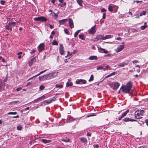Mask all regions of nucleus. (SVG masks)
<instances>
[{
  "mask_svg": "<svg viewBox=\"0 0 148 148\" xmlns=\"http://www.w3.org/2000/svg\"><path fill=\"white\" fill-rule=\"evenodd\" d=\"M114 8V7L112 6H109L108 8V10L109 11L115 13L117 11V9H116L115 10H114L113 9Z\"/></svg>",
  "mask_w": 148,
  "mask_h": 148,
  "instance_id": "13",
  "label": "nucleus"
},
{
  "mask_svg": "<svg viewBox=\"0 0 148 148\" xmlns=\"http://www.w3.org/2000/svg\"><path fill=\"white\" fill-rule=\"evenodd\" d=\"M17 114V113L16 112H8V114Z\"/></svg>",
  "mask_w": 148,
  "mask_h": 148,
  "instance_id": "39",
  "label": "nucleus"
},
{
  "mask_svg": "<svg viewBox=\"0 0 148 148\" xmlns=\"http://www.w3.org/2000/svg\"><path fill=\"white\" fill-rule=\"evenodd\" d=\"M44 45L43 43L40 44L38 47V50L39 52H41L44 50Z\"/></svg>",
  "mask_w": 148,
  "mask_h": 148,
  "instance_id": "7",
  "label": "nucleus"
},
{
  "mask_svg": "<svg viewBox=\"0 0 148 148\" xmlns=\"http://www.w3.org/2000/svg\"><path fill=\"white\" fill-rule=\"evenodd\" d=\"M125 86L131 90L132 87V83L131 81H129L127 83L126 85Z\"/></svg>",
  "mask_w": 148,
  "mask_h": 148,
  "instance_id": "18",
  "label": "nucleus"
},
{
  "mask_svg": "<svg viewBox=\"0 0 148 148\" xmlns=\"http://www.w3.org/2000/svg\"><path fill=\"white\" fill-rule=\"evenodd\" d=\"M79 37L80 39L82 40H84L85 39V35L84 34H79Z\"/></svg>",
  "mask_w": 148,
  "mask_h": 148,
  "instance_id": "28",
  "label": "nucleus"
},
{
  "mask_svg": "<svg viewBox=\"0 0 148 148\" xmlns=\"http://www.w3.org/2000/svg\"><path fill=\"white\" fill-rule=\"evenodd\" d=\"M68 55L67 56H71L72 54V53H70V52L69 51H68Z\"/></svg>",
  "mask_w": 148,
  "mask_h": 148,
  "instance_id": "60",
  "label": "nucleus"
},
{
  "mask_svg": "<svg viewBox=\"0 0 148 148\" xmlns=\"http://www.w3.org/2000/svg\"><path fill=\"white\" fill-rule=\"evenodd\" d=\"M138 148H148L146 146H141L139 147Z\"/></svg>",
  "mask_w": 148,
  "mask_h": 148,
  "instance_id": "50",
  "label": "nucleus"
},
{
  "mask_svg": "<svg viewBox=\"0 0 148 148\" xmlns=\"http://www.w3.org/2000/svg\"><path fill=\"white\" fill-rule=\"evenodd\" d=\"M11 25H9L8 24V25H7L6 26V28L8 30H10V31L12 30V27L11 26Z\"/></svg>",
  "mask_w": 148,
  "mask_h": 148,
  "instance_id": "32",
  "label": "nucleus"
},
{
  "mask_svg": "<svg viewBox=\"0 0 148 148\" xmlns=\"http://www.w3.org/2000/svg\"><path fill=\"white\" fill-rule=\"evenodd\" d=\"M22 89V88L21 87L18 88H16V90L17 91H19L21 90Z\"/></svg>",
  "mask_w": 148,
  "mask_h": 148,
  "instance_id": "52",
  "label": "nucleus"
},
{
  "mask_svg": "<svg viewBox=\"0 0 148 148\" xmlns=\"http://www.w3.org/2000/svg\"><path fill=\"white\" fill-rule=\"evenodd\" d=\"M59 52L61 55H62L64 54V47L63 45L62 44L60 45V48L59 49Z\"/></svg>",
  "mask_w": 148,
  "mask_h": 148,
  "instance_id": "8",
  "label": "nucleus"
},
{
  "mask_svg": "<svg viewBox=\"0 0 148 148\" xmlns=\"http://www.w3.org/2000/svg\"><path fill=\"white\" fill-rule=\"evenodd\" d=\"M128 64V62H123L119 63L117 65L119 67H124L125 65H127Z\"/></svg>",
  "mask_w": 148,
  "mask_h": 148,
  "instance_id": "12",
  "label": "nucleus"
},
{
  "mask_svg": "<svg viewBox=\"0 0 148 148\" xmlns=\"http://www.w3.org/2000/svg\"><path fill=\"white\" fill-rule=\"evenodd\" d=\"M145 123H146V125L148 124V120L147 119H146L145 120Z\"/></svg>",
  "mask_w": 148,
  "mask_h": 148,
  "instance_id": "63",
  "label": "nucleus"
},
{
  "mask_svg": "<svg viewBox=\"0 0 148 148\" xmlns=\"http://www.w3.org/2000/svg\"><path fill=\"white\" fill-rule=\"evenodd\" d=\"M56 72H53L47 74V79H50L55 77L57 75V73Z\"/></svg>",
  "mask_w": 148,
  "mask_h": 148,
  "instance_id": "1",
  "label": "nucleus"
},
{
  "mask_svg": "<svg viewBox=\"0 0 148 148\" xmlns=\"http://www.w3.org/2000/svg\"><path fill=\"white\" fill-rule=\"evenodd\" d=\"M102 69H103V67L99 66H97V69L98 70Z\"/></svg>",
  "mask_w": 148,
  "mask_h": 148,
  "instance_id": "46",
  "label": "nucleus"
},
{
  "mask_svg": "<svg viewBox=\"0 0 148 148\" xmlns=\"http://www.w3.org/2000/svg\"><path fill=\"white\" fill-rule=\"evenodd\" d=\"M102 18L103 19H105L106 18V13H105L103 14Z\"/></svg>",
  "mask_w": 148,
  "mask_h": 148,
  "instance_id": "54",
  "label": "nucleus"
},
{
  "mask_svg": "<svg viewBox=\"0 0 148 148\" xmlns=\"http://www.w3.org/2000/svg\"><path fill=\"white\" fill-rule=\"evenodd\" d=\"M67 19H63L62 20L59 21V23L60 25H63L67 21Z\"/></svg>",
  "mask_w": 148,
  "mask_h": 148,
  "instance_id": "22",
  "label": "nucleus"
},
{
  "mask_svg": "<svg viewBox=\"0 0 148 148\" xmlns=\"http://www.w3.org/2000/svg\"><path fill=\"white\" fill-rule=\"evenodd\" d=\"M64 32L67 34H69V32L68 31L67 29H65L64 30Z\"/></svg>",
  "mask_w": 148,
  "mask_h": 148,
  "instance_id": "43",
  "label": "nucleus"
},
{
  "mask_svg": "<svg viewBox=\"0 0 148 148\" xmlns=\"http://www.w3.org/2000/svg\"><path fill=\"white\" fill-rule=\"evenodd\" d=\"M35 52V50L34 49H32L31 50L30 53L31 54H32Z\"/></svg>",
  "mask_w": 148,
  "mask_h": 148,
  "instance_id": "58",
  "label": "nucleus"
},
{
  "mask_svg": "<svg viewBox=\"0 0 148 148\" xmlns=\"http://www.w3.org/2000/svg\"><path fill=\"white\" fill-rule=\"evenodd\" d=\"M106 10L104 8H103L101 9V12H106Z\"/></svg>",
  "mask_w": 148,
  "mask_h": 148,
  "instance_id": "55",
  "label": "nucleus"
},
{
  "mask_svg": "<svg viewBox=\"0 0 148 148\" xmlns=\"http://www.w3.org/2000/svg\"><path fill=\"white\" fill-rule=\"evenodd\" d=\"M93 146L94 148H98L99 147V145H94Z\"/></svg>",
  "mask_w": 148,
  "mask_h": 148,
  "instance_id": "56",
  "label": "nucleus"
},
{
  "mask_svg": "<svg viewBox=\"0 0 148 148\" xmlns=\"http://www.w3.org/2000/svg\"><path fill=\"white\" fill-rule=\"evenodd\" d=\"M45 88V87L43 85H41L39 87V89L40 90H42Z\"/></svg>",
  "mask_w": 148,
  "mask_h": 148,
  "instance_id": "37",
  "label": "nucleus"
},
{
  "mask_svg": "<svg viewBox=\"0 0 148 148\" xmlns=\"http://www.w3.org/2000/svg\"><path fill=\"white\" fill-rule=\"evenodd\" d=\"M73 85V84L69 79H68V81L66 83V86L67 87H69L70 86H71Z\"/></svg>",
  "mask_w": 148,
  "mask_h": 148,
  "instance_id": "27",
  "label": "nucleus"
},
{
  "mask_svg": "<svg viewBox=\"0 0 148 148\" xmlns=\"http://www.w3.org/2000/svg\"><path fill=\"white\" fill-rule=\"evenodd\" d=\"M133 64L136 63L138 62V61L137 60H134L132 61Z\"/></svg>",
  "mask_w": 148,
  "mask_h": 148,
  "instance_id": "59",
  "label": "nucleus"
},
{
  "mask_svg": "<svg viewBox=\"0 0 148 148\" xmlns=\"http://www.w3.org/2000/svg\"><path fill=\"white\" fill-rule=\"evenodd\" d=\"M115 74V72H113V73H111L109 75H107L106 78H107V77H110L112 75H114Z\"/></svg>",
  "mask_w": 148,
  "mask_h": 148,
  "instance_id": "44",
  "label": "nucleus"
},
{
  "mask_svg": "<svg viewBox=\"0 0 148 148\" xmlns=\"http://www.w3.org/2000/svg\"><path fill=\"white\" fill-rule=\"evenodd\" d=\"M135 118L137 119H140L142 118L141 114L139 110L135 111L134 113Z\"/></svg>",
  "mask_w": 148,
  "mask_h": 148,
  "instance_id": "3",
  "label": "nucleus"
},
{
  "mask_svg": "<svg viewBox=\"0 0 148 148\" xmlns=\"http://www.w3.org/2000/svg\"><path fill=\"white\" fill-rule=\"evenodd\" d=\"M139 111L140 112V114L142 115H143V114L144 113V111L143 110H139Z\"/></svg>",
  "mask_w": 148,
  "mask_h": 148,
  "instance_id": "47",
  "label": "nucleus"
},
{
  "mask_svg": "<svg viewBox=\"0 0 148 148\" xmlns=\"http://www.w3.org/2000/svg\"><path fill=\"white\" fill-rule=\"evenodd\" d=\"M124 48V46L123 45H122L119 46L116 48V51L117 52H119L121 51Z\"/></svg>",
  "mask_w": 148,
  "mask_h": 148,
  "instance_id": "9",
  "label": "nucleus"
},
{
  "mask_svg": "<svg viewBox=\"0 0 148 148\" xmlns=\"http://www.w3.org/2000/svg\"><path fill=\"white\" fill-rule=\"evenodd\" d=\"M123 121H125V122H128V121H137V120H135L134 119H132L126 117L125 118H124L123 120Z\"/></svg>",
  "mask_w": 148,
  "mask_h": 148,
  "instance_id": "14",
  "label": "nucleus"
},
{
  "mask_svg": "<svg viewBox=\"0 0 148 148\" xmlns=\"http://www.w3.org/2000/svg\"><path fill=\"white\" fill-rule=\"evenodd\" d=\"M33 62H35L36 61V57H34L32 59L30 60Z\"/></svg>",
  "mask_w": 148,
  "mask_h": 148,
  "instance_id": "40",
  "label": "nucleus"
},
{
  "mask_svg": "<svg viewBox=\"0 0 148 148\" xmlns=\"http://www.w3.org/2000/svg\"><path fill=\"white\" fill-rule=\"evenodd\" d=\"M96 116L95 114H91V115H88L87 116V117H90V116Z\"/></svg>",
  "mask_w": 148,
  "mask_h": 148,
  "instance_id": "51",
  "label": "nucleus"
},
{
  "mask_svg": "<svg viewBox=\"0 0 148 148\" xmlns=\"http://www.w3.org/2000/svg\"><path fill=\"white\" fill-rule=\"evenodd\" d=\"M63 86L62 84H57L56 85V88H63Z\"/></svg>",
  "mask_w": 148,
  "mask_h": 148,
  "instance_id": "33",
  "label": "nucleus"
},
{
  "mask_svg": "<svg viewBox=\"0 0 148 148\" xmlns=\"http://www.w3.org/2000/svg\"><path fill=\"white\" fill-rule=\"evenodd\" d=\"M22 126L21 125H18L17 127V129L18 130H21L22 129Z\"/></svg>",
  "mask_w": 148,
  "mask_h": 148,
  "instance_id": "38",
  "label": "nucleus"
},
{
  "mask_svg": "<svg viewBox=\"0 0 148 148\" xmlns=\"http://www.w3.org/2000/svg\"><path fill=\"white\" fill-rule=\"evenodd\" d=\"M55 1L56 0H51V2L52 3L54 4L55 2Z\"/></svg>",
  "mask_w": 148,
  "mask_h": 148,
  "instance_id": "62",
  "label": "nucleus"
},
{
  "mask_svg": "<svg viewBox=\"0 0 148 148\" xmlns=\"http://www.w3.org/2000/svg\"><path fill=\"white\" fill-rule=\"evenodd\" d=\"M5 1L3 0H1V4L2 5H4V4L5 3Z\"/></svg>",
  "mask_w": 148,
  "mask_h": 148,
  "instance_id": "53",
  "label": "nucleus"
},
{
  "mask_svg": "<svg viewBox=\"0 0 148 148\" xmlns=\"http://www.w3.org/2000/svg\"><path fill=\"white\" fill-rule=\"evenodd\" d=\"M47 69H46L44 71H42L41 72H40V73H39L38 74H37V75H35V76H34L33 77H31V78H30L29 79H33L34 78V77H35L38 76V75H40V74H42V73H44L45 72V71H47Z\"/></svg>",
  "mask_w": 148,
  "mask_h": 148,
  "instance_id": "19",
  "label": "nucleus"
},
{
  "mask_svg": "<svg viewBox=\"0 0 148 148\" xmlns=\"http://www.w3.org/2000/svg\"><path fill=\"white\" fill-rule=\"evenodd\" d=\"M61 140L65 142H69L70 139H69L66 138H62Z\"/></svg>",
  "mask_w": 148,
  "mask_h": 148,
  "instance_id": "34",
  "label": "nucleus"
},
{
  "mask_svg": "<svg viewBox=\"0 0 148 148\" xmlns=\"http://www.w3.org/2000/svg\"><path fill=\"white\" fill-rule=\"evenodd\" d=\"M93 79H94L93 76L92 75H91L90 77V79H89L88 81L89 82H91V81H93Z\"/></svg>",
  "mask_w": 148,
  "mask_h": 148,
  "instance_id": "41",
  "label": "nucleus"
},
{
  "mask_svg": "<svg viewBox=\"0 0 148 148\" xmlns=\"http://www.w3.org/2000/svg\"><path fill=\"white\" fill-rule=\"evenodd\" d=\"M8 24H9V25L11 26V25H15V24H16V22H11V23L9 22Z\"/></svg>",
  "mask_w": 148,
  "mask_h": 148,
  "instance_id": "45",
  "label": "nucleus"
},
{
  "mask_svg": "<svg viewBox=\"0 0 148 148\" xmlns=\"http://www.w3.org/2000/svg\"><path fill=\"white\" fill-rule=\"evenodd\" d=\"M89 59L90 60H97L98 59L97 57L96 56H93L89 57Z\"/></svg>",
  "mask_w": 148,
  "mask_h": 148,
  "instance_id": "23",
  "label": "nucleus"
},
{
  "mask_svg": "<svg viewBox=\"0 0 148 148\" xmlns=\"http://www.w3.org/2000/svg\"><path fill=\"white\" fill-rule=\"evenodd\" d=\"M41 98L40 97H39L37 99H36L35 100V101H38L39 100H40L41 99Z\"/></svg>",
  "mask_w": 148,
  "mask_h": 148,
  "instance_id": "61",
  "label": "nucleus"
},
{
  "mask_svg": "<svg viewBox=\"0 0 148 148\" xmlns=\"http://www.w3.org/2000/svg\"><path fill=\"white\" fill-rule=\"evenodd\" d=\"M86 82V81L85 80L82 79L77 80L76 81V83L77 84H85Z\"/></svg>",
  "mask_w": 148,
  "mask_h": 148,
  "instance_id": "11",
  "label": "nucleus"
},
{
  "mask_svg": "<svg viewBox=\"0 0 148 148\" xmlns=\"http://www.w3.org/2000/svg\"><path fill=\"white\" fill-rule=\"evenodd\" d=\"M52 44L53 45H58V42L56 40H53L52 42Z\"/></svg>",
  "mask_w": 148,
  "mask_h": 148,
  "instance_id": "35",
  "label": "nucleus"
},
{
  "mask_svg": "<svg viewBox=\"0 0 148 148\" xmlns=\"http://www.w3.org/2000/svg\"><path fill=\"white\" fill-rule=\"evenodd\" d=\"M39 79L40 81H44L45 79H47V74L43 75L41 76H39Z\"/></svg>",
  "mask_w": 148,
  "mask_h": 148,
  "instance_id": "16",
  "label": "nucleus"
},
{
  "mask_svg": "<svg viewBox=\"0 0 148 148\" xmlns=\"http://www.w3.org/2000/svg\"><path fill=\"white\" fill-rule=\"evenodd\" d=\"M33 62L30 60H29V64L30 66H31L33 64Z\"/></svg>",
  "mask_w": 148,
  "mask_h": 148,
  "instance_id": "48",
  "label": "nucleus"
},
{
  "mask_svg": "<svg viewBox=\"0 0 148 148\" xmlns=\"http://www.w3.org/2000/svg\"><path fill=\"white\" fill-rule=\"evenodd\" d=\"M111 56V54L110 53H109V54H107L105 55H104V56L105 57H110Z\"/></svg>",
  "mask_w": 148,
  "mask_h": 148,
  "instance_id": "49",
  "label": "nucleus"
},
{
  "mask_svg": "<svg viewBox=\"0 0 148 148\" xmlns=\"http://www.w3.org/2000/svg\"><path fill=\"white\" fill-rule=\"evenodd\" d=\"M22 53V52H20L18 53L17 55H20Z\"/></svg>",
  "mask_w": 148,
  "mask_h": 148,
  "instance_id": "64",
  "label": "nucleus"
},
{
  "mask_svg": "<svg viewBox=\"0 0 148 148\" xmlns=\"http://www.w3.org/2000/svg\"><path fill=\"white\" fill-rule=\"evenodd\" d=\"M69 24L71 29L74 27L73 23L71 18H69Z\"/></svg>",
  "mask_w": 148,
  "mask_h": 148,
  "instance_id": "15",
  "label": "nucleus"
},
{
  "mask_svg": "<svg viewBox=\"0 0 148 148\" xmlns=\"http://www.w3.org/2000/svg\"><path fill=\"white\" fill-rule=\"evenodd\" d=\"M42 142L45 144L48 143H50L51 140H46L45 139H42L41 140Z\"/></svg>",
  "mask_w": 148,
  "mask_h": 148,
  "instance_id": "24",
  "label": "nucleus"
},
{
  "mask_svg": "<svg viewBox=\"0 0 148 148\" xmlns=\"http://www.w3.org/2000/svg\"><path fill=\"white\" fill-rule=\"evenodd\" d=\"M121 88L122 89V92L126 93H129L130 89L129 88L125 86H122Z\"/></svg>",
  "mask_w": 148,
  "mask_h": 148,
  "instance_id": "4",
  "label": "nucleus"
},
{
  "mask_svg": "<svg viewBox=\"0 0 148 148\" xmlns=\"http://www.w3.org/2000/svg\"><path fill=\"white\" fill-rule=\"evenodd\" d=\"M91 133L90 132H87V135L88 136H91Z\"/></svg>",
  "mask_w": 148,
  "mask_h": 148,
  "instance_id": "57",
  "label": "nucleus"
},
{
  "mask_svg": "<svg viewBox=\"0 0 148 148\" xmlns=\"http://www.w3.org/2000/svg\"><path fill=\"white\" fill-rule=\"evenodd\" d=\"M34 20L35 21H40L42 22H45L47 21V19L44 16H40L38 17L34 18Z\"/></svg>",
  "mask_w": 148,
  "mask_h": 148,
  "instance_id": "2",
  "label": "nucleus"
},
{
  "mask_svg": "<svg viewBox=\"0 0 148 148\" xmlns=\"http://www.w3.org/2000/svg\"><path fill=\"white\" fill-rule=\"evenodd\" d=\"M96 26V25H95L93 27H92L91 29L88 31V32L89 34H94L95 33L96 31L95 29Z\"/></svg>",
  "mask_w": 148,
  "mask_h": 148,
  "instance_id": "6",
  "label": "nucleus"
},
{
  "mask_svg": "<svg viewBox=\"0 0 148 148\" xmlns=\"http://www.w3.org/2000/svg\"><path fill=\"white\" fill-rule=\"evenodd\" d=\"M76 1L77 3H78L80 6H82L83 5L82 3L83 2V1L82 0H76Z\"/></svg>",
  "mask_w": 148,
  "mask_h": 148,
  "instance_id": "30",
  "label": "nucleus"
},
{
  "mask_svg": "<svg viewBox=\"0 0 148 148\" xmlns=\"http://www.w3.org/2000/svg\"><path fill=\"white\" fill-rule=\"evenodd\" d=\"M53 101L52 99H50L48 100H46L42 102L44 104L46 105L47 104H48L52 102Z\"/></svg>",
  "mask_w": 148,
  "mask_h": 148,
  "instance_id": "20",
  "label": "nucleus"
},
{
  "mask_svg": "<svg viewBox=\"0 0 148 148\" xmlns=\"http://www.w3.org/2000/svg\"><path fill=\"white\" fill-rule=\"evenodd\" d=\"M126 113L124 112L122 114L121 116H120V117L119 118V120H121L126 115Z\"/></svg>",
  "mask_w": 148,
  "mask_h": 148,
  "instance_id": "31",
  "label": "nucleus"
},
{
  "mask_svg": "<svg viewBox=\"0 0 148 148\" xmlns=\"http://www.w3.org/2000/svg\"><path fill=\"white\" fill-rule=\"evenodd\" d=\"M80 141L82 143H86L87 142V140L84 137L81 138H80Z\"/></svg>",
  "mask_w": 148,
  "mask_h": 148,
  "instance_id": "26",
  "label": "nucleus"
},
{
  "mask_svg": "<svg viewBox=\"0 0 148 148\" xmlns=\"http://www.w3.org/2000/svg\"><path fill=\"white\" fill-rule=\"evenodd\" d=\"M113 36H112L110 35H107L105 36H104V35H103V40H106L108 39L111 38Z\"/></svg>",
  "mask_w": 148,
  "mask_h": 148,
  "instance_id": "21",
  "label": "nucleus"
},
{
  "mask_svg": "<svg viewBox=\"0 0 148 148\" xmlns=\"http://www.w3.org/2000/svg\"><path fill=\"white\" fill-rule=\"evenodd\" d=\"M98 50L99 52L104 53H107L108 52V51H107L105 49L102 48H99L98 47Z\"/></svg>",
  "mask_w": 148,
  "mask_h": 148,
  "instance_id": "10",
  "label": "nucleus"
},
{
  "mask_svg": "<svg viewBox=\"0 0 148 148\" xmlns=\"http://www.w3.org/2000/svg\"><path fill=\"white\" fill-rule=\"evenodd\" d=\"M64 0H59V1L60 2V3L58 4V5L60 6L61 7H63L65 6L66 4L65 2H63Z\"/></svg>",
  "mask_w": 148,
  "mask_h": 148,
  "instance_id": "17",
  "label": "nucleus"
},
{
  "mask_svg": "<svg viewBox=\"0 0 148 148\" xmlns=\"http://www.w3.org/2000/svg\"><path fill=\"white\" fill-rule=\"evenodd\" d=\"M146 13V12L143 11L140 14L139 16H141L143 15H145Z\"/></svg>",
  "mask_w": 148,
  "mask_h": 148,
  "instance_id": "42",
  "label": "nucleus"
},
{
  "mask_svg": "<svg viewBox=\"0 0 148 148\" xmlns=\"http://www.w3.org/2000/svg\"><path fill=\"white\" fill-rule=\"evenodd\" d=\"M100 40H103V35H97L95 38L93 39V41H98Z\"/></svg>",
  "mask_w": 148,
  "mask_h": 148,
  "instance_id": "5",
  "label": "nucleus"
},
{
  "mask_svg": "<svg viewBox=\"0 0 148 148\" xmlns=\"http://www.w3.org/2000/svg\"><path fill=\"white\" fill-rule=\"evenodd\" d=\"M119 86V84L118 82H116L114 83L113 89H116L118 88Z\"/></svg>",
  "mask_w": 148,
  "mask_h": 148,
  "instance_id": "25",
  "label": "nucleus"
},
{
  "mask_svg": "<svg viewBox=\"0 0 148 148\" xmlns=\"http://www.w3.org/2000/svg\"><path fill=\"white\" fill-rule=\"evenodd\" d=\"M147 27V25L146 23H145L144 25L143 26H142L141 27H140L141 29L142 30H144Z\"/></svg>",
  "mask_w": 148,
  "mask_h": 148,
  "instance_id": "29",
  "label": "nucleus"
},
{
  "mask_svg": "<svg viewBox=\"0 0 148 148\" xmlns=\"http://www.w3.org/2000/svg\"><path fill=\"white\" fill-rule=\"evenodd\" d=\"M80 30H79L76 32L74 34V36L75 37H76L77 36Z\"/></svg>",
  "mask_w": 148,
  "mask_h": 148,
  "instance_id": "36",
  "label": "nucleus"
}]
</instances>
